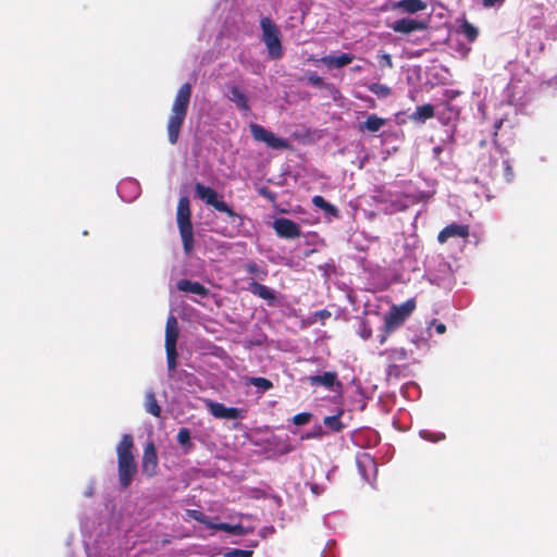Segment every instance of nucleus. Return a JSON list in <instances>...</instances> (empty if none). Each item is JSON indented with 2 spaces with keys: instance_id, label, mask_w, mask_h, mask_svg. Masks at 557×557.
Returning a JSON list of instances; mask_svg holds the SVG:
<instances>
[{
  "instance_id": "obj_1",
  "label": "nucleus",
  "mask_w": 557,
  "mask_h": 557,
  "mask_svg": "<svg viewBox=\"0 0 557 557\" xmlns=\"http://www.w3.org/2000/svg\"><path fill=\"white\" fill-rule=\"evenodd\" d=\"M190 98L191 85L185 83L180 87L174 98L166 124L168 139L171 145H176L178 141L181 129L187 116Z\"/></svg>"
},
{
  "instance_id": "obj_28",
  "label": "nucleus",
  "mask_w": 557,
  "mask_h": 557,
  "mask_svg": "<svg viewBox=\"0 0 557 557\" xmlns=\"http://www.w3.org/2000/svg\"><path fill=\"white\" fill-rule=\"evenodd\" d=\"M247 383L260 388L262 392L269 391L273 387V383L269 379L261 376L249 377Z\"/></svg>"
},
{
  "instance_id": "obj_12",
  "label": "nucleus",
  "mask_w": 557,
  "mask_h": 557,
  "mask_svg": "<svg viewBox=\"0 0 557 557\" xmlns=\"http://www.w3.org/2000/svg\"><path fill=\"white\" fill-rule=\"evenodd\" d=\"M469 226L463 224L451 223L445 226L437 235V240L440 244H445L449 238L459 237V238H468L469 237Z\"/></svg>"
},
{
  "instance_id": "obj_32",
  "label": "nucleus",
  "mask_w": 557,
  "mask_h": 557,
  "mask_svg": "<svg viewBox=\"0 0 557 557\" xmlns=\"http://www.w3.org/2000/svg\"><path fill=\"white\" fill-rule=\"evenodd\" d=\"M368 89L379 96V97H387L391 95V88L386 85H383V84H379V83H372L368 86Z\"/></svg>"
},
{
  "instance_id": "obj_33",
  "label": "nucleus",
  "mask_w": 557,
  "mask_h": 557,
  "mask_svg": "<svg viewBox=\"0 0 557 557\" xmlns=\"http://www.w3.org/2000/svg\"><path fill=\"white\" fill-rule=\"evenodd\" d=\"M187 515L189 518L207 525L208 528H210V525H213V523L209 521V518L203 512H201L199 510L189 509V510H187Z\"/></svg>"
},
{
  "instance_id": "obj_23",
  "label": "nucleus",
  "mask_w": 557,
  "mask_h": 557,
  "mask_svg": "<svg viewBox=\"0 0 557 557\" xmlns=\"http://www.w3.org/2000/svg\"><path fill=\"white\" fill-rule=\"evenodd\" d=\"M145 409L153 417L159 418L161 416V408L158 404L153 392H148L145 396Z\"/></svg>"
},
{
  "instance_id": "obj_44",
  "label": "nucleus",
  "mask_w": 557,
  "mask_h": 557,
  "mask_svg": "<svg viewBox=\"0 0 557 557\" xmlns=\"http://www.w3.org/2000/svg\"><path fill=\"white\" fill-rule=\"evenodd\" d=\"M364 462H367L368 465H370L372 467H375L374 460L369 455H364L363 460H358V467L362 468L364 466Z\"/></svg>"
},
{
  "instance_id": "obj_38",
  "label": "nucleus",
  "mask_w": 557,
  "mask_h": 557,
  "mask_svg": "<svg viewBox=\"0 0 557 557\" xmlns=\"http://www.w3.org/2000/svg\"><path fill=\"white\" fill-rule=\"evenodd\" d=\"M325 434L322 426L318 425L313 429V431L308 432L301 436L302 440H309V438H321Z\"/></svg>"
},
{
  "instance_id": "obj_37",
  "label": "nucleus",
  "mask_w": 557,
  "mask_h": 557,
  "mask_svg": "<svg viewBox=\"0 0 557 557\" xmlns=\"http://www.w3.org/2000/svg\"><path fill=\"white\" fill-rule=\"evenodd\" d=\"M377 58L381 67L392 69L394 66L391 54L383 52Z\"/></svg>"
},
{
  "instance_id": "obj_3",
  "label": "nucleus",
  "mask_w": 557,
  "mask_h": 557,
  "mask_svg": "<svg viewBox=\"0 0 557 557\" xmlns=\"http://www.w3.org/2000/svg\"><path fill=\"white\" fill-rule=\"evenodd\" d=\"M176 221L182 237L183 249L186 255H189L195 245L194 230L191 223L190 202L187 196L180 198L176 211Z\"/></svg>"
},
{
  "instance_id": "obj_45",
  "label": "nucleus",
  "mask_w": 557,
  "mask_h": 557,
  "mask_svg": "<svg viewBox=\"0 0 557 557\" xmlns=\"http://www.w3.org/2000/svg\"><path fill=\"white\" fill-rule=\"evenodd\" d=\"M433 324L435 325V331L437 334L442 335L446 332V325L444 323L436 322V320H434Z\"/></svg>"
},
{
  "instance_id": "obj_18",
  "label": "nucleus",
  "mask_w": 557,
  "mask_h": 557,
  "mask_svg": "<svg viewBox=\"0 0 557 557\" xmlns=\"http://www.w3.org/2000/svg\"><path fill=\"white\" fill-rule=\"evenodd\" d=\"M434 107L430 103L419 106L414 112L409 115V119L416 123H424L426 120L434 117Z\"/></svg>"
},
{
  "instance_id": "obj_24",
  "label": "nucleus",
  "mask_w": 557,
  "mask_h": 557,
  "mask_svg": "<svg viewBox=\"0 0 557 557\" xmlns=\"http://www.w3.org/2000/svg\"><path fill=\"white\" fill-rule=\"evenodd\" d=\"M312 203L319 208V209H322L323 211H325L326 213L333 215V216H338V209L333 206L332 203L327 202L322 196H314L312 198Z\"/></svg>"
},
{
  "instance_id": "obj_17",
  "label": "nucleus",
  "mask_w": 557,
  "mask_h": 557,
  "mask_svg": "<svg viewBox=\"0 0 557 557\" xmlns=\"http://www.w3.org/2000/svg\"><path fill=\"white\" fill-rule=\"evenodd\" d=\"M247 290H249L252 295L270 302L274 301L275 299L273 289L256 281H252L248 284Z\"/></svg>"
},
{
  "instance_id": "obj_40",
  "label": "nucleus",
  "mask_w": 557,
  "mask_h": 557,
  "mask_svg": "<svg viewBox=\"0 0 557 557\" xmlns=\"http://www.w3.org/2000/svg\"><path fill=\"white\" fill-rule=\"evenodd\" d=\"M504 176L507 182H512L515 173L508 160L504 161Z\"/></svg>"
},
{
  "instance_id": "obj_9",
  "label": "nucleus",
  "mask_w": 557,
  "mask_h": 557,
  "mask_svg": "<svg viewBox=\"0 0 557 557\" xmlns=\"http://www.w3.org/2000/svg\"><path fill=\"white\" fill-rule=\"evenodd\" d=\"M207 408L216 419L237 420L244 418V410L236 407H225L222 403L208 400Z\"/></svg>"
},
{
  "instance_id": "obj_31",
  "label": "nucleus",
  "mask_w": 557,
  "mask_h": 557,
  "mask_svg": "<svg viewBox=\"0 0 557 557\" xmlns=\"http://www.w3.org/2000/svg\"><path fill=\"white\" fill-rule=\"evenodd\" d=\"M246 271L249 273V274H252L255 276H257L259 280H264L267 276H268V270L264 269V268H261L258 263L256 262H249L246 264Z\"/></svg>"
},
{
  "instance_id": "obj_25",
  "label": "nucleus",
  "mask_w": 557,
  "mask_h": 557,
  "mask_svg": "<svg viewBox=\"0 0 557 557\" xmlns=\"http://www.w3.org/2000/svg\"><path fill=\"white\" fill-rule=\"evenodd\" d=\"M460 32L466 36L469 42L475 41L479 36L478 28L467 20L461 22Z\"/></svg>"
},
{
  "instance_id": "obj_15",
  "label": "nucleus",
  "mask_w": 557,
  "mask_h": 557,
  "mask_svg": "<svg viewBox=\"0 0 557 557\" xmlns=\"http://www.w3.org/2000/svg\"><path fill=\"white\" fill-rule=\"evenodd\" d=\"M228 99L234 102L240 111L248 112L250 110L248 97L238 86H233L230 89Z\"/></svg>"
},
{
  "instance_id": "obj_19",
  "label": "nucleus",
  "mask_w": 557,
  "mask_h": 557,
  "mask_svg": "<svg viewBox=\"0 0 557 557\" xmlns=\"http://www.w3.org/2000/svg\"><path fill=\"white\" fill-rule=\"evenodd\" d=\"M210 529L224 531L235 535H245L253 532L252 528H245L242 524H230L226 522L213 523V525H210Z\"/></svg>"
},
{
  "instance_id": "obj_43",
  "label": "nucleus",
  "mask_w": 557,
  "mask_h": 557,
  "mask_svg": "<svg viewBox=\"0 0 557 557\" xmlns=\"http://www.w3.org/2000/svg\"><path fill=\"white\" fill-rule=\"evenodd\" d=\"M394 330H389L387 327V323L384 321V326H383V333L380 335V338H379V342L381 345H384L389 336V334L393 332Z\"/></svg>"
},
{
  "instance_id": "obj_5",
  "label": "nucleus",
  "mask_w": 557,
  "mask_h": 557,
  "mask_svg": "<svg viewBox=\"0 0 557 557\" xmlns=\"http://www.w3.org/2000/svg\"><path fill=\"white\" fill-rule=\"evenodd\" d=\"M195 191L197 197L201 199L206 205L211 206L219 212L227 214V216L233 221L238 219L240 221L239 224H243L244 216L236 213L232 207H230L225 201L220 199L215 189L198 182L195 185Z\"/></svg>"
},
{
  "instance_id": "obj_11",
  "label": "nucleus",
  "mask_w": 557,
  "mask_h": 557,
  "mask_svg": "<svg viewBox=\"0 0 557 557\" xmlns=\"http://www.w3.org/2000/svg\"><path fill=\"white\" fill-rule=\"evenodd\" d=\"M391 28L395 33L409 34L412 32L424 30L428 28V24L424 21H418L414 18L404 17L396 20Z\"/></svg>"
},
{
  "instance_id": "obj_46",
  "label": "nucleus",
  "mask_w": 557,
  "mask_h": 557,
  "mask_svg": "<svg viewBox=\"0 0 557 557\" xmlns=\"http://www.w3.org/2000/svg\"><path fill=\"white\" fill-rule=\"evenodd\" d=\"M505 0H482V4H483L484 8H492L496 3H502Z\"/></svg>"
},
{
  "instance_id": "obj_47",
  "label": "nucleus",
  "mask_w": 557,
  "mask_h": 557,
  "mask_svg": "<svg viewBox=\"0 0 557 557\" xmlns=\"http://www.w3.org/2000/svg\"><path fill=\"white\" fill-rule=\"evenodd\" d=\"M504 121L500 119V120H497L495 123H494V133H493V136H494V141H496V136H497V133L499 131V128L502 127Z\"/></svg>"
},
{
  "instance_id": "obj_35",
  "label": "nucleus",
  "mask_w": 557,
  "mask_h": 557,
  "mask_svg": "<svg viewBox=\"0 0 557 557\" xmlns=\"http://www.w3.org/2000/svg\"><path fill=\"white\" fill-rule=\"evenodd\" d=\"M252 550L240 548H231L224 553V557H252Z\"/></svg>"
},
{
  "instance_id": "obj_26",
  "label": "nucleus",
  "mask_w": 557,
  "mask_h": 557,
  "mask_svg": "<svg viewBox=\"0 0 557 557\" xmlns=\"http://www.w3.org/2000/svg\"><path fill=\"white\" fill-rule=\"evenodd\" d=\"M381 356H386L388 360L393 361H401L407 358V350L403 347L400 348H393L389 350H384L380 352Z\"/></svg>"
},
{
  "instance_id": "obj_30",
  "label": "nucleus",
  "mask_w": 557,
  "mask_h": 557,
  "mask_svg": "<svg viewBox=\"0 0 557 557\" xmlns=\"http://www.w3.org/2000/svg\"><path fill=\"white\" fill-rule=\"evenodd\" d=\"M177 442L186 450H190L193 448V443L190 441V431L187 428L180 429L177 433Z\"/></svg>"
},
{
  "instance_id": "obj_22",
  "label": "nucleus",
  "mask_w": 557,
  "mask_h": 557,
  "mask_svg": "<svg viewBox=\"0 0 557 557\" xmlns=\"http://www.w3.org/2000/svg\"><path fill=\"white\" fill-rule=\"evenodd\" d=\"M399 9L408 13H417L426 9V3L422 0H400L397 3Z\"/></svg>"
},
{
  "instance_id": "obj_7",
  "label": "nucleus",
  "mask_w": 557,
  "mask_h": 557,
  "mask_svg": "<svg viewBox=\"0 0 557 557\" xmlns=\"http://www.w3.org/2000/svg\"><path fill=\"white\" fill-rule=\"evenodd\" d=\"M250 133L256 141L264 143L272 149H286L288 141L284 138L276 137L272 132L265 129L259 124H250Z\"/></svg>"
},
{
  "instance_id": "obj_16",
  "label": "nucleus",
  "mask_w": 557,
  "mask_h": 557,
  "mask_svg": "<svg viewBox=\"0 0 557 557\" xmlns=\"http://www.w3.org/2000/svg\"><path fill=\"white\" fill-rule=\"evenodd\" d=\"M386 124V120L377 116L376 114H370L367 116L366 121L359 123L358 129L360 132H370L376 133Z\"/></svg>"
},
{
  "instance_id": "obj_21",
  "label": "nucleus",
  "mask_w": 557,
  "mask_h": 557,
  "mask_svg": "<svg viewBox=\"0 0 557 557\" xmlns=\"http://www.w3.org/2000/svg\"><path fill=\"white\" fill-rule=\"evenodd\" d=\"M354 60V55L349 53H342L338 57L326 55L322 58V62L327 66L343 67L348 65Z\"/></svg>"
},
{
  "instance_id": "obj_42",
  "label": "nucleus",
  "mask_w": 557,
  "mask_h": 557,
  "mask_svg": "<svg viewBox=\"0 0 557 557\" xmlns=\"http://www.w3.org/2000/svg\"><path fill=\"white\" fill-rule=\"evenodd\" d=\"M359 335L364 339H369L372 336V329L366 323L362 322L360 324V332Z\"/></svg>"
},
{
  "instance_id": "obj_34",
  "label": "nucleus",
  "mask_w": 557,
  "mask_h": 557,
  "mask_svg": "<svg viewBox=\"0 0 557 557\" xmlns=\"http://www.w3.org/2000/svg\"><path fill=\"white\" fill-rule=\"evenodd\" d=\"M420 436L426 441H430V442H433V443H436V442H440L442 440L445 438V434L442 433V432H438V433H434V432H430L428 430H421L420 431Z\"/></svg>"
},
{
  "instance_id": "obj_48",
  "label": "nucleus",
  "mask_w": 557,
  "mask_h": 557,
  "mask_svg": "<svg viewBox=\"0 0 557 557\" xmlns=\"http://www.w3.org/2000/svg\"><path fill=\"white\" fill-rule=\"evenodd\" d=\"M221 234L224 235V236H227V237H232L233 236L232 233H228L226 231L221 232Z\"/></svg>"
},
{
  "instance_id": "obj_36",
  "label": "nucleus",
  "mask_w": 557,
  "mask_h": 557,
  "mask_svg": "<svg viewBox=\"0 0 557 557\" xmlns=\"http://www.w3.org/2000/svg\"><path fill=\"white\" fill-rule=\"evenodd\" d=\"M311 417L310 412H300L293 417V422L296 425H305L310 421Z\"/></svg>"
},
{
  "instance_id": "obj_6",
  "label": "nucleus",
  "mask_w": 557,
  "mask_h": 557,
  "mask_svg": "<svg viewBox=\"0 0 557 557\" xmlns=\"http://www.w3.org/2000/svg\"><path fill=\"white\" fill-rule=\"evenodd\" d=\"M416 308L413 299H409L400 306H393L387 314L384 317V321L387 323L389 330H396L404 324L406 319L412 313Z\"/></svg>"
},
{
  "instance_id": "obj_41",
  "label": "nucleus",
  "mask_w": 557,
  "mask_h": 557,
  "mask_svg": "<svg viewBox=\"0 0 557 557\" xmlns=\"http://www.w3.org/2000/svg\"><path fill=\"white\" fill-rule=\"evenodd\" d=\"M258 193L260 196L267 198L268 200H270L271 202H275L276 200V195L271 191L268 187L263 186L261 188L258 189Z\"/></svg>"
},
{
  "instance_id": "obj_29",
  "label": "nucleus",
  "mask_w": 557,
  "mask_h": 557,
  "mask_svg": "<svg viewBox=\"0 0 557 557\" xmlns=\"http://www.w3.org/2000/svg\"><path fill=\"white\" fill-rule=\"evenodd\" d=\"M166 352V364H168V371L169 376L172 377V372L175 370L177 366V350L176 348H165Z\"/></svg>"
},
{
  "instance_id": "obj_13",
  "label": "nucleus",
  "mask_w": 557,
  "mask_h": 557,
  "mask_svg": "<svg viewBox=\"0 0 557 557\" xmlns=\"http://www.w3.org/2000/svg\"><path fill=\"white\" fill-rule=\"evenodd\" d=\"M178 290L195 294L201 297H208L210 290L199 282H193L187 278L180 280L176 284Z\"/></svg>"
},
{
  "instance_id": "obj_39",
  "label": "nucleus",
  "mask_w": 557,
  "mask_h": 557,
  "mask_svg": "<svg viewBox=\"0 0 557 557\" xmlns=\"http://www.w3.org/2000/svg\"><path fill=\"white\" fill-rule=\"evenodd\" d=\"M308 83L314 87H322L324 85V81L317 73H310L307 77Z\"/></svg>"
},
{
  "instance_id": "obj_8",
  "label": "nucleus",
  "mask_w": 557,
  "mask_h": 557,
  "mask_svg": "<svg viewBox=\"0 0 557 557\" xmlns=\"http://www.w3.org/2000/svg\"><path fill=\"white\" fill-rule=\"evenodd\" d=\"M273 228L278 237L295 239L301 236V228L298 223L287 218H278L273 223Z\"/></svg>"
},
{
  "instance_id": "obj_20",
  "label": "nucleus",
  "mask_w": 557,
  "mask_h": 557,
  "mask_svg": "<svg viewBox=\"0 0 557 557\" xmlns=\"http://www.w3.org/2000/svg\"><path fill=\"white\" fill-rule=\"evenodd\" d=\"M337 380L336 372H324L321 375H311L308 381L311 385H322L326 388H332Z\"/></svg>"
},
{
  "instance_id": "obj_4",
  "label": "nucleus",
  "mask_w": 557,
  "mask_h": 557,
  "mask_svg": "<svg viewBox=\"0 0 557 557\" xmlns=\"http://www.w3.org/2000/svg\"><path fill=\"white\" fill-rule=\"evenodd\" d=\"M262 30V41L264 42L269 57L272 60H278L283 57V46L281 40V32L277 25L268 16L260 21Z\"/></svg>"
},
{
  "instance_id": "obj_2",
  "label": "nucleus",
  "mask_w": 557,
  "mask_h": 557,
  "mask_svg": "<svg viewBox=\"0 0 557 557\" xmlns=\"http://www.w3.org/2000/svg\"><path fill=\"white\" fill-rule=\"evenodd\" d=\"M133 449V436L131 434H124L116 446L119 483L124 490L129 487L137 472Z\"/></svg>"
},
{
  "instance_id": "obj_10",
  "label": "nucleus",
  "mask_w": 557,
  "mask_h": 557,
  "mask_svg": "<svg viewBox=\"0 0 557 557\" xmlns=\"http://www.w3.org/2000/svg\"><path fill=\"white\" fill-rule=\"evenodd\" d=\"M158 469V455L156 446L152 442H149L143 453L141 458V470L143 473L149 478H152L157 474Z\"/></svg>"
},
{
  "instance_id": "obj_14",
  "label": "nucleus",
  "mask_w": 557,
  "mask_h": 557,
  "mask_svg": "<svg viewBox=\"0 0 557 557\" xmlns=\"http://www.w3.org/2000/svg\"><path fill=\"white\" fill-rule=\"evenodd\" d=\"M178 338V323L177 319L171 314L166 320L165 325V348H176Z\"/></svg>"
},
{
  "instance_id": "obj_27",
  "label": "nucleus",
  "mask_w": 557,
  "mask_h": 557,
  "mask_svg": "<svg viewBox=\"0 0 557 557\" xmlns=\"http://www.w3.org/2000/svg\"><path fill=\"white\" fill-rule=\"evenodd\" d=\"M342 411L334 416L325 417L323 423L332 431L339 432L343 430L344 424L341 421Z\"/></svg>"
}]
</instances>
